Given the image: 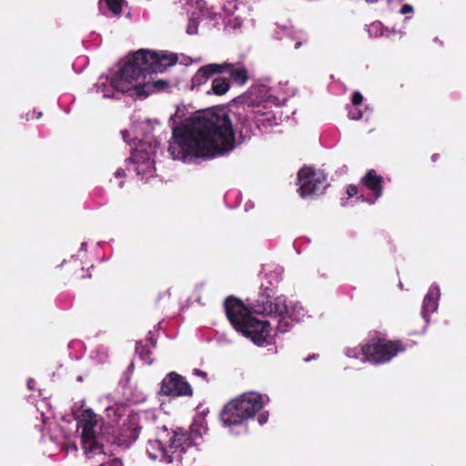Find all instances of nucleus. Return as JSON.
<instances>
[{
	"label": "nucleus",
	"mask_w": 466,
	"mask_h": 466,
	"mask_svg": "<svg viewBox=\"0 0 466 466\" xmlns=\"http://www.w3.org/2000/svg\"><path fill=\"white\" fill-rule=\"evenodd\" d=\"M196 5L199 14H198L195 11L191 12L188 25L187 27V33L189 35H194L198 32V19L200 15H208V11L204 10L205 2L203 0H196Z\"/></svg>",
	"instance_id": "18"
},
{
	"label": "nucleus",
	"mask_w": 466,
	"mask_h": 466,
	"mask_svg": "<svg viewBox=\"0 0 466 466\" xmlns=\"http://www.w3.org/2000/svg\"><path fill=\"white\" fill-rule=\"evenodd\" d=\"M211 89L213 94L222 96L229 89V84L228 80L223 77H216L212 81Z\"/></svg>",
	"instance_id": "21"
},
{
	"label": "nucleus",
	"mask_w": 466,
	"mask_h": 466,
	"mask_svg": "<svg viewBox=\"0 0 466 466\" xmlns=\"http://www.w3.org/2000/svg\"><path fill=\"white\" fill-rule=\"evenodd\" d=\"M97 416L91 410H85L78 420L82 446L86 455L91 458L103 453V446L96 436Z\"/></svg>",
	"instance_id": "9"
},
{
	"label": "nucleus",
	"mask_w": 466,
	"mask_h": 466,
	"mask_svg": "<svg viewBox=\"0 0 466 466\" xmlns=\"http://www.w3.org/2000/svg\"><path fill=\"white\" fill-rule=\"evenodd\" d=\"M227 317L234 329L258 345L270 343L271 327L267 320L250 315L248 309L238 299L228 298L225 301Z\"/></svg>",
	"instance_id": "7"
},
{
	"label": "nucleus",
	"mask_w": 466,
	"mask_h": 466,
	"mask_svg": "<svg viewBox=\"0 0 466 466\" xmlns=\"http://www.w3.org/2000/svg\"><path fill=\"white\" fill-rule=\"evenodd\" d=\"M156 126H158L157 122L144 119L134 122L129 129L122 131L123 139L127 144L138 141L131 153L128 168H132L145 180L155 174V161L152 157L156 154L159 143L151 133L155 131Z\"/></svg>",
	"instance_id": "5"
},
{
	"label": "nucleus",
	"mask_w": 466,
	"mask_h": 466,
	"mask_svg": "<svg viewBox=\"0 0 466 466\" xmlns=\"http://www.w3.org/2000/svg\"><path fill=\"white\" fill-rule=\"evenodd\" d=\"M219 15L223 17L227 26L238 28L250 15V8L238 0H228L223 4L222 13Z\"/></svg>",
	"instance_id": "12"
},
{
	"label": "nucleus",
	"mask_w": 466,
	"mask_h": 466,
	"mask_svg": "<svg viewBox=\"0 0 466 466\" xmlns=\"http://www.w3.org/2000/svg\"><path fill=\"white\" fill-rule=\"evenodd\" d=\"M406 346L399 340H386L374 338L369 340L368 362L380 364L390 361L398 353L404 351Z\"/></svg>",
	"instance_id": "11"
},
{
	"label": "nucleus",
	"mask_w": 466,
	"mask_h": 466,
	"mask_svg": "<svg viewBox=\"0 0 466 466\" xmlns=\"http://www.w3.org/2000/svg\"><path fill=\"white\" fill-rule=\"evenodd\" d=\"M27 386H28V389L33 390L34 386H35V380L32 379L28 380Z\"/></svg>",
	"instance_id": "32"
},
{
	"label": "nucleus",
	"mask_w": 466,
	"mask_h": 466,
	"mask_svg": "<svg viewBox=\"0 0 466 466\" xmlns=\"http://www.w3.org/2000/svg\"><path fill=\"white\" fill-rule=\"evenodd\" d=\"M100 466H122V462L118 459H110L106 462L101 463Z\"/></svg>",
	"instance_id": "25"
},
{
	"label": "nucleus",
	"mask_w": 466,
	"mask_h": 466,
	"mask_svg": "<svg viewBox=\"0 0 466 466\" xmlns=\"http://www.w3.org/2000/svg\"><path fill=\"white\" fill-rule=\"evenodd\" d=\"M156 419L154 410L128 415L118 429L115 442L117 446L128 447L138 438L143 429L153 434L145 445L147 458L164 466H180L182 455L192 444V438L181 429L169 432L165 426L155 427Z\"/></svg>",
	"instance_id": "3"
},
{
	"label": "nucleus",
	"mask_w": 466,
	"mask_h": 466,
	"mask_svg": "<svg viewBox=\"0 0 466 466\" xmlns=\"http://www.w3.org/2000/svg\"><path fill=\"white\" fill-rule=\"evenodd\" d=\"M268 399L256 391H248L230 400L223 409V425L236 435L248 431L247 422L262 410Z\"/></svg>",
	"instance_id": "6"
},
{
	"label": "nucleus",
	"mask_w": 466,
	"mask_h": 466,
	"mask_svg": "<svg viewBox=\"0 0 466 466\" xmlns=\"http://www.w3.org/2000/svg\"><path fill=\"white\" fill-rule=\"evenodd\" d=\"M327 176L319 169L304 167L298 172L299 193L302 198L321 194L326 187Z\"/></svg>",
	"instance_id": "10"
},
{
	"label": "nucleus",
	"mask_w": 466,
	"mask_h": 466,
	"mask_svg": "<svg viewBox=\"0 0 466 466\" xmlns=\"http://www.w3.org/2000/svg\"><path fill=\"white\" fill-rule=\"evenodd\" d=\"M432 159H433V160L437 159L436 155H432Z\"/></svg>",
	"instance_id": "36"
},
{
	"label": "nucleus",
	"mask_w": 466,
	"mask_h": 466,
	"mask_svg": "<svg viewBox=\"0 0 466 466\" xmlns=\"http://www.w3.org/2000/svg\"><path fill=\"white\" fill-rule=\"evenodd\" d=\"M412 12H413V8L410 5H402V7L400 9V13L402 15L410 14V13H412Z\"/></svg>",
	"instance_id": "28"
},
{
	"label": "nucleus",
	"mask_w": 466,
	"mask_h": 466,
	"mask_svg": "<svg viewBox=\"0 0 466 466\" xmlns=\"http://www.w3.org/2000/svg\"><path fill=\"white\" fill-rule=\"evenodd\" d=\"M207 431L208 428L204 420H201L199 424H198V421H195L191 429V435L201 436L202 434H205Z\"/></svg>",
	"instance_id": "22"
},
{
	"label": "nucleus",
	"mask_w": 466,
	"mask_h": 466,
	"mask_svg": "<svg viewBox=\"0 0 466 466\" xmlns=\"http://www.w3.org/2000/svg\"><path fill=\"white\" fill-rule=\"evenodd\" d=\"M347 194H348L349 198H352L355 195H357L358 194L357 187L354 186V185L349 186L348 188H347Z\"/></svg>",
	"instance_id": "26"
},
{
	"label": "nucleus",
	"mask_w": 466,
	"mask_h": 466,
	"mask_svg": "<svg viewBox=\"0 0 466 466\" xmlns=\"http://www.w3.org/2000/svg\"><path fill=\"white\" fill-rule=\"evenodd\" d=\"M268 414L267 412H262L258 417V421L260 425L265 424L268 421Z\"/></svg>",
	"instance_id": "27"
},
{
	"label": "nucleus",
	"mask_w": 466,
	"mask_h": 466,
	"mask_svg": "<svg viewBox=\"0 0 466 466\" xmlns=\"http://www.w3.org/2000/svg\"><path fill=\"white\" fill-rule=\"evenodd\" d=\"M125 174L123 169H117L115 173L116 177H122Z\"/></svg>",
	"instance_id": "31"
},
{
	"label": "nucleus",
	"mask_w": 466,
	"mask_h": 466,
	"mask_svg": "<svg viewBox=\"0 0 466 466\" xmlns=\"http://www.w3.org/2000/svg\"><path fill=\"white\" fill-rule=\"evenodd\" d=\"M363 96L360 92H354L352 96V106H360L362 103Z\"/></svg>",
	"instance_id": "24"
},
{
	"label": "nucleus",
	"mask_w": 466,
	"mask_h": 466,
	"mask_svg": "<svg viewBox=\"0 0 466 466\" xmlns=\"http://www.w3.org/2000/svg\"><path fill=\"white\" fill-rule=\"evenodd\" d=\"M362 186L372 193L374 199H366L362 195L360 197L362 201H366L370 204H374L375 201L381 197L383 190V177L377 174L374 169H370L361 178Z\"/></svg>",
	"instance_id": "14"
},
{
	"label": "nucleus",
	"mask_w": 466,
	"mask_h": 466,
	"mask_svg": "<svg viewBox=\"0 0 466 466\" xmlns=\"http://www.w3.org/2000/svg\"><path fill=\"white\" fill-rule=\"evenodd\" d=\"M160 394L170 397L191 396L192 388L185 379L176 372L168 373L160 385Z\"/></svg>",
	"instance_id": "13"
},
{
	"label": "nucleus",
	"mask_w": 466,
	"mask_h": 466,
	"mask_svg": "<svg viewBox=\"0 0 466 466\" xmlns=\"http://www.w3.org/2000/svg\"><path fill=\"white\" fill-rule=\"evenodd\" d=\"M306 40H307V39H306V37H305V36H300V37H299V40L296 42V44H295V46H294V47H295L296 49L299 48V46H300L303 43H305V42H306Z\"/></svg>",
	"instance_id": "30"
},
{
	"label": "nucleus",
	"mask_w": 466,
	"mask_h": 466,
	"mask_svg": "<svg viewBox=\"0 0 466 466\" xmlns=\"http://www.w3.org/2000/svg\"><path fill=\"white\" fill-rule=\"evenodd\" d=\"M440 298V287L436 284H432L422 301L421 317L426 322H429L430 315L437 310Z\"/></svg>",
	"instance_id": "15"
},
{
	"label": "nucleus",
	"mask_w": 466,
	"mask_h": 466,
	"mask_svg": "<svg viewBox=\"0 0 466 466\" xmlns=\"http://www.w3.org/2000/svg\"><path fill=\"white\" fill-rule=\"evenodd\" d=\"M244 109H246L245 120L242 123L246 128V134L250 129V122H256L258 127H272L278 124L277 118L271 111L268 110V103L278 106L279 99L270 94V89L266 86H258L251 88L242 97Z\"/></svg>",
	"instance_id": "8"
},
{
	"label": "nucleus",
	"mask_w": 466,
	"mask_h": 466,
	"mask_svg": "<svg viewBox=\"0 0 466 466\" xmlns=\"http://www.w3.org/2000/svg\"><path fill=\"white\" fill-rule=\"evenodd\" d=\"M349 116L351 119L358 120L361 118L362 113L360 110L355 108V106H352V108L349 110Z\"/></svg>",
	"instance_id": "23"
},
{
	"label": "nucleus",
	"mask_w": 466,
	"mask_h": 466,
	"mask_svg": "<svg viewBox=\"0 0 466 466\" xmlns=\"http://www.w3.org/2000/svg\"><path fill=\"white\" fill-rule=\"evenodd\" d=\"M72 448H73V450L76 451V445H73Z\"/></svg>",
	"instance_id": "37"
},
{
	"label": "nucleus",
	"mask_w": 466,
	"mask_h": 466,
	"mask_svg": "<svg viewBox=\"0 0 466 466\" xmlns=\"http://www.w3.org/2000/svg\"><path fill=\"white\" fill-rule=\"evenodd\" d=\"M367 32L370 36L373 37H390L392 34L395 33V30H390L389 28H385L380 22L375 21L367 25Z\"/></svg>",
	"instance_id": "20"
},
{
	"label": "nucleus",
	"mask_w": 466,
	"mask_h": 466,
	"mask_svg": "<svg viewBox=\"0 0 466 466\" xmlns=\"http://www.w3.org/2000/svg\"><path fill=\"white\" fill-rule=\"evenodd\" d=\"M177 63L175 54L166 51L139 50L110 76H101L95 89L104 98H114L116 93L146 98L150 94L165 89L167 82L153 79L151 73L163 72Z\"/></svg>",
	"instance_id": "2"
},
{
	"label": "nucleus",
	"mask_w": 466,
	"mask_h": 466,
	"mask_svg": "<svg viewBox=\"0 0 466 466\" xmlns=\"http://www.w3.org/2000/svg\"><path fill=\"white\" fill-rule=\"evenodd\" d=\"M344 353L348 358L360 360L361 362H368L369 341L361 346L346 348Z\"/></svg>",
	"instance_id": "19"
},
{
	"label": "nucleus",
	"mask_w": 466,
	"mask_h": 466,
	"mask_svg": "<svg viewBox=\"0 0 466 466\" xmlns=\"http://www.w3.org/2000/svg\"><path fill=\"white\" fill-rule=\"evenodd\" d=\"M182 111L177 107L170 116L173 126L168 153L173 159L185 163H191L196 158L211 159L236 147L232 119L226 108L197 112L177 127L176 119L183 116Z\"/></svg>",
	"instance_id": "1"
},
{
	"label": "nucleus",
	"mask_w": 466,
	"mask_h": 466,
	"mask_svg": "<svg viewBox=\"0 0 466 466\" xmlns=\"http://www.w3.org/2000/svg\"><path fill=\"white\" fill-rule=\"evenodd\" d=\"M193 374L196 375V376L202 377L204 379L207 378V373L205 371H203V370H198V369H195L193 370Z\"/></svg>",
	"instance_id": "29"
},
{
	"label": "nucleus",
	"mask_w": 466,
	"mask_h": 466,
	"mask_svg": "<svg viewBox=\"0 0 466 466\" xmlns=\"http://www.w3.org/2000/svg\"><path fill=\"white\" fill-rule=\"evenodd\" d=\"M432 159H433V160L437 159L436 155H432Z\"/></svg>",
	"instance_id": "35"
},
{
	"label": "nucleus",
	"mask_w": 466,
	"mask_h": 466,
	"mask_svg": "<svg viewBox=\"0 0 466 466\" xmlns=\"http://www.w3.org/2000/svg\"><path fill=\"white\" fill-rule=\"evenodd\" d=\"M261 276L270 278L266 283H261L262 292L258 298L250 304L254 313L279 318L276 329L281 333L289 331L294 323L299 322L305 316V309L298 301L288 299L285 296L271 299L269 286H274L280 279V271L274 272V276H268V268L263 267Z\"/></svg>",
	"instance_id": "4"
},
{
	"label": "nucleus",
	"mask_w": 466,
	"mask_h": 466,
	"mask_svg": "<svg viewBox=\"0 0 466 466\" xmlns=\"http://www.w3.org/2000/svg\"><path fill=\"white\" fill-rule=\"evenodd\" d=\"M228 66L222 68V72H228L233 82L243 85L248 80V72L243 66H233L226 63Z\"/></svg>",
	"instance_id": "17"
},
{
	"label": "nucleus",
	"mask_w": 466,
	"mask_h": 466,
	"mask_svg": "<svg viewBox=\"0 0 466 466\" xmlns=\"http://www.w3.org/2000/svg\"><path fill=\"white\" fill-rule=\"evenodd\" d=\"M315 358V355H312L311 357H309L307 359H305L306 361H309L311 359H314Z\"/></svg>",
	"instance_id": "34"
},
{
	"label": "nucleus",
	"mask_w": 466,
	"mask_h": 466,
	"mask_svg": "<svg viewBox=\"0 0 466 466\" xmlns=\"http://www.w3.org/2000/svg\"><path fill=\"white\" fill-rule=\"evenodd\" d=\"M86 242H83L81 244V250H86Z\"/></svg>",
	"instance_id": "33"
},
{
	"label": "nucleus",
	"mask_w": 466,
	"mask_h": 466,
	"mask_svg": "<svg viewBox=\"0 0 466 466\" xmlns=\"http://www.w3.org/2000/svg\"><path fill=\"white\" fill-rule=\"evenodd\" d=\"M228 66L223 64H208L200 67L192 77V86H199L206 83L214 74L222 72V68Z\"/></svg>",
	"instance_id": "16"
}]
</instances>
